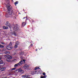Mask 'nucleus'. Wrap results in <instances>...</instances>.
<instances>
[{
    "mask_svg": "<svg viewBox=\"0 0 78 78\" xmlns=\"http://www.w3.org/2000/svg\"><path fill=\"white\" fill-rule=\"evenodd\" d=\"M7 8L8 11V12L6 15L7 17H12V7L10 5L9 3L7 4Z\"/></svg>",
    "mask_w": 78,
    "mask_h": 78,
    "instance_id": "obj_1",
    "label": "nucleus"
},
{
    "mask_svg": "<svg viewBox=\"0 0 78 78\" xmlns=\"http://www.w3.org/2000/svg\"><path fill=\"white\" fill-rule=\"evenodd\" d=\"M25 60H21L18 63L15 64L14 65V67H17V66H20L21 65H22L23 63H25Z\"/></svg>",
    "mask_w": 78,
    "mask_h": 78,
    "instance_id": "obj_2",
    "label": "nucleus"
},
{
    "mask_svg": "<svg viewBox=\"0 0 78 78\" xmlns=\"http://www.w3.org/2000/svg\"><path fill=\"white\" fill-rule=\"evenodd\" d=\"M12 59V56H9L7 57L6 59V61L9 62L11 61V59Z\"/></svg>",
    "mask_w": 78,
    "mask_h": 78,
    "instance_id": "obj_3",
    "label": "nucleus"
},
{
    "mask_svg": "<svg viewBox=\"0 0 78 78\" xmlns=\"http://www.w3.org/2000/svg\"><path fill=\"white\" fill-rule=\"evenodd\" d=\"M22 72V73H23L24 72L23 71V70L22 69H17L16 70V73H18V72Z\"/></svg>",
    "mask_w": 78,
    "mask_h": 78,
    "instance_id": "obj_4",
    "label": "nucleus"
},
{
    "mask_svg": "<svg viewBox=\"0 0 78 78\" xmlns=\"http://www.w3.org/2000/svg\"><path fill=\"white\" fill-rule=\"evenodd\" d=\"M5 65V63L3 62V61L0 60V66H3Z\"/></svg>",
    "mask_w": 78,
    "mask_h": 78,
    "instance_id": "obj_5",
    "label": "nucleus"
},
{
    "mask_svg": "<svg viewBox=\"0 0 78 78\" xmlns=\"http://www.w3.org/2000/svg\"><path fill=\"white\" fill-rule=\"evenodd\" d=\"M5 25L6 26L8 27H9V28H10L11 29V24L10 23H9L8 22H6Z\"/></svg>",
    "mask_w": 78,
    "mask_h": 78,
    "instance_id": "obj_6",
    "label": "nucleus"
},
{
    "mask_svg": "<svg viewBox=\"0 0 78 78\" xmlns=\"http://www.w3.org/2000/svg\"><path fill=\"white\" fill-rule=\"evenodd\" d=\"M22 76L23 78H28L29 76H28V74H26L25 75H23Z\"/></svg>",
    "mask_w": 78,
    "mask_h": 78,
    "instance_id": "obj_7",
    "label": "nucleus"
},
{
    "mask_svg": "<svg viewBox=\"0 0 78 78\" xmlns=\"http://www.w3.org/2000/svg\"><path fill=\"white\" fill-rule=\"evenodd\" d=\"M28 67H29V66L27 64L24 65V66H23V68L24 69H27L28 68Z\"/></svg>",
    "mask_w": 78,
    "mask_h": 78,
    "instance_id": "obj_8",
    "label": "nucleus"
},
{
    "mask_svg": "<svg viewBox=\"0 0 78 78\" xmlns=\"http://www.w3.org/2000/svg\"><path fill=\"white\" fill-rule=\"evenodd\" d=\"M19 44V42H17V43L15 44L14 46V48H16L17 47V45Z\"/></svg>",
    "mask_w": 78,
    "mask_h": 78,
    "instance_id": "obj_9",
    "label": "nucleus"
},
{
    "mask_svg": "<svg viewBox=\"0 0 78 78\" xmlns=\"http://www.w3.org/2000/svg\"><path fill=\"white\" fill-rule=\"evenodd\" d=\"M6 48L7 50H10L12 49V47L9 46H8L6 47Z\"/></svg>",
    "mask_w": 78,
    "mask_h": 78,
    "instance_id": "obj_10",
    "label": "nucleus"
},
{
    "mask_svg": "<svg viewBox=\"0 0 78 78\" xmlns=\"http://www.w3.org/2000/svg\"><path fill=\"white\" fill-rule=\"evenodd\" d=\"M18 29H19V28H18L17 27V26H15V27H14L13 28V30H15V31H17V30H18Z\"/></svg>",
    "mask_w": 78,
    "mask_h": 78,
    "instance_id": "obj_11",
    "label": "nucleus"
},
{
    "mask_svg": "<svg viewBox=\"0 0 78 78\" xmlns=\"http://www.w3.org/2000/svg\"><path fill=\"white\" fill-rule=\"evenodd\" d=\"M36 73H37V72L36 71H32L31 72V73L32 74V75H34V74H36Z\"/></svg>",
    "mask_w": 78,
    "mask_h": 78,
    "instance_id": "obj_12",
    "label": "nucleus"
},
{
    "mask_svg": "<svg viewBox=\"0 0 78 78\" xmlns=\"http://www.w3.org/2000/svg\"><path fill=\"white\" fill-rule=\"evenodd\" d=\"M6 69L5 68L3 67L0 69V70H1V71H3L5 70Z\"/></svg>",
    "mask_w": 78,
    "mask_h": 78,
    "instance_id": "obj_13",
    "label": "nucleus"
},
{
    "mask_svg": "<svg viewBox=\"0 0 78 78\" xmlns=\"http://www.w3.org/2000/svg\"><path fill=\"white\" fill-rule=\"evenodd\" d=\"M3 29H5L6 30H7V29H8V27H7L3 26Z\"/></svg>",
    "mask_w": 78,
    "mask_h": 78,
    "instance_id": "obj_14",
    "label": "nucleus"
},
{
    "mask_svg": "<svg viewBox=\"0 0 78 78\" xmlns=\"http://www.w3.org/2000/svg\"><path fill=\"white\" fill-rule=\"evenodd\" d=\"M23 54H24V53L23 52H21L19 53L20 55H23Z\"/></svg>",
    "mask_w": 78,
    "mask_h": 78,
    "instance_id": "obj_15",
    "label": "nucleus"
},
{
    "mask_svg": "<svg viewBox=\"0 0 78 78\" xmlns=\"http://www.w3.org/2000/svg\"><path fill=\"white\" fill-rule=\"evenodd\" d=\"M26 25V23L23 22L22 24V27H24Z\"/></svg>",
    "mask_w": 78,
    "mask_h": 78,
    "instance_id": "obj_16",
    "label": "nucleus"
},
{
    "mask_svg": "<svg viewBox=\"0 0 78 78\" xmlns=\"http://www.w3.org/2000/svg\"><path fill=\"white\" fill-rule=\"evenodd\" d=\"M13 34H14V36H17V33L15 32H13Z\"/></svg>",
    "mask_w": 78,
    "mask_h": 78,
    "instance_id": "obj_17",
    "label": "nucleus"
},
{
    "mask_svg": "<svg viewBox=\"0 0 78 78\" xmlns=\"http://www.w3.org/2000/svg\"><path fill=\"white\" fill-rule=\"evenodd\" d=\"M4 46H3V45H2L1 44H0V48H4Z\"/></svg>",
    "mask_w": 78,
    "mask_h": 78,
    "instance_id": "obj_18",
    "label": "nucleus"
},
{
    "mask_svg": "<svg viewBox=\"0 0 78 78\" xmlns=\"http://www.w3.org/2000/svg\"><path fill=\"white\" fill-rule=\"evenodd\" d=\"M10 53L8 51H7L5 53V54H6L7 55H9V54Z\"/></svg>",
    "mask_w": 78,
    "mask_h": 78,
    "instance_id": "obj_19",
    "label": "nucleus"
},
{
    "mask_svg": "<svg viewBox=\"0 0 78 78\" xmlns=\"http://www.w3.org/2000/svg\"><path fill=\"white\" fill-rule=\"evenodd\" d=\"M18 3H19V2L18 1L16 2H15V4L16 6V5H17V4H18Z\"/></svg>",
    "mask_w": 78,
    "mask_h": 78,
    "instance_id": "obj_20",
    "label": "nucleus"
},
{
    "mask_svg": "<svg viewBox=\"0 0 78 78\" xmlns=\"http://www.w3.org/2000/svg\"><path fill=\"white\" fill-rule=\"evenodd\" d=\"M39 67H36L35 68V70H37V69H39Z\"/></svg>",
    "mask_w": 78,
    "mask_h": 78,
    "instance_id": "obj_21",
    "label": "nucleus"
},
{
    "mask_svg": "<svg viewBox=\"0 0 78 78\" xmlns=\"http://www.w3.org/2000/svg\"><path fill=\"white\" fill-rule=\"evenodd\" d=\"M46 76H41V78H46Z\"/></svg>",
    "mask_w": 78,
    "mask_h": 78,
    "instance_id": "obj_22",
    "label": "nucleus"
},
{
    "mask_svg": "<svg viewBox=\"0 0 78 78\" xmlns=\"http://www.w3.org/2000/svg\"><path fill=\"white\" fill-rule=\"evenodd\" d=\"M9 46H11V45H12V43L10 42L9 44Z\"/></svg>",
    "mask_w": 78,
    "mask_h": 78,
    "instance_id": "obj_23",
    "label": "nucleus"
},
{
    "mask_svg": "<svg viewBox=\"0 0 78 78\" xmlns=\"http://www.w3.org/2000/svg\"><path fill=\"white\" fill-rule=\"evenodd\" d=\"M16 69V68H13L12 69V70H15Z\"/></svg>",
    "mask_w": 78,
    "mask_h": 78,
    "instance_id": "obj_24",
    "label": "nucleus"
},
{
    "mask_svg": "<svg viewBox=\"0 0 78 78\" xmlns=\"http://www.w3.org/2000/svg\"><path fill=\"white\" fill-rule=\"evenodd\" d=\"M43 75H45V73H43Z\"/></svg>",
    "mask_w": 78,
    "mask_h": 78,
    "instance_id": "obj_25",
    "label": "nucleus"
},
{
    "mask_svg": "<svg viewBox=\"0 0 78 78\" xmlns=\"http://www.w3.org/2000/svg\"><path fill=\"white\" fill-rule=\"evenodd\" d=\"M2 44V45H5V43H4L3 42L1 43Z\"/></svg>",
    "mask_w": 78,
    "mask_h": 78,
    "instance_id": "obj_26",
    "label": "nucleus"
},
{
    "mask_svg": "<svg viewBox=\"0 0 78 78\" xmlns=\"http://www.w3.org/2000/svg\"><path fill=\"white\" fill-rule=\"evenodd\" d=\"M33 46V44H31L30 45V47H32Z\"/></svg>",
    "mask_w": 78,
    "mask_h": 78,
    "instance_id": "obj_27",
    "label": "nucleus"
},
{
    "mask_svg": "<svg viewBox=\"0 0 78 78\" xmlns=\"http://www.w3.org/2000/svg\"><path fill=\"white\" fill-rule=\"evenodd\" d=\"M20 58H21V59H23V57H20Z\"/></svg>",
    "mask_w": 78,
    "mask_h": 78,
    "instance_id": "obj_28",
    "label": "nucleus"
},
{
    "mask_svg": "<svg viewBox=\"0 0 78 78\" xmlns=\"http://www.w3.org/2000/svg\"><path fill=\"white\" fill-rule=\"evenodd\" d=\"M7 1H8V2H9V0H8Z\"/></svg>",
    "mask_w": 78,
    "mask_h": 78,
    "instance_id": "obj_29",
    "label": "nucleus"
},
{
    "mask_svg": "<svg viewBox=\"0 0 78 78\" xmlns=\"http://www.w3.org/2000/svg\"><path fill=\"white\" fill-rule=\"evenodd\" d=\"M25 18H26L25 17H24L23 19H25Z\"/></svg>",
    "mask_w": 78,
    "mask_h": 78,
    "instance_id": "obj_30",
    "label": "nucleus"
},
{
    "mask_svg": "<svg viewBox=\"0 0 78 78\" xmlns=\"http://www.w3.org/2000/svg\"><path fill=\"white\" fill-rule=\"evenodd\" d=\"M36 51H37V49H36Z\"/></svg>",
    "mask_w": 78,
    "mask_h": 78,
    "instance_id": "obj_31",
    "label": "nucleus"
}]
</instances>
